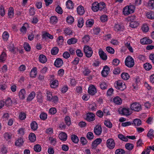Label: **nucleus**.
<instances>
[{
  "instance_id": "obj_35",
  "label": "nucleus",
  "mask_w": 154,
  "mask_h": 154,
  "mask_svg": "<svg viewBox=\"0 0 154 154\" xmlns=\"http://www.w3.org/2000/svg\"><path fill=\"white\" fill-rule=\"evenodd\" d=\"M9 37V35L8 32L7 31H4L2 35V37L3 40L4 41H7L8 40Z\"/></svg>"
},
{
  "instance_id": "obj_39",
  "label": "nucleus",
  "mask_w": 154,
  "mask_h": 154,
  "mask_svg": "<svg viewBox=\"0 0 154 154\" xmlns=\"http://www.w3.org/2000/svg\"><path fill=\"white\" fill-rule=\"evenodd\" d=\"M146 16L149 19H154V12L152 11L148 12L146 13Z\"/></svg>"
},
{
  "instance_id": "obj_22",
  "label": "nucleus",
  "mask_w": 154,
  "mask_h": 154,
  "mask_svg": "<svg viewBox=\"0 0 154 154\" xmlns=\"http://www.w3.org/2000/svg\"><path fill=\"white\" fill-rule=\"evenodd\" d=\"M50 86L52 88H55L58 85V81L57 80H53L50 83Z\"/></svg>"
},
{
  "instance_id": "obj_38",
  "label": "nucleus",
  "mask_w": 154,
  "mask_h": 154,
  "mask_svg": "<svg viewBox=\"0 0 154 154\" xmlns=\"http://www.w3.org/2000/svg\"><path fill=\"white\" fill-rule=\"evenodd\" d=\"M71 139L72 141L75 143H78L79 140L78 136L75 134H72L71 135Z\"/></svg>"
},
{
  "instance_id": "obj_60",
  "label": "nucleus",
  "mask_w": 154,
  "mask_h": 154,
  "mask_svg": "<svg viewBox=\"0 0 154 154\" xmlns=\"http://www.w3.org/2000/svg\"><path fill=\"white\" fill-rule=\"evenodd\" d=\"M24 48L26 51H29L31 50V47L29 44L27 42H25L24 44Z\"/></svg>"
},
{
  "instance_id": "obj_13",
  "label": "nucleus",
  "mask_w": 154,
  "mask_h": 154,
  "mask_svg": "<svg viewBox=\"0 0 154 154\" xmlns=\"http://www.w3.org/2000/svg\"><path fill=\"white\" fill-rule=\"evenodd\" d=\"M109 68L107 66H105L101 72L102 76L104 77L106 76L109 73Z\"/></svg>"
},
{
  "instance_id": "obj_11",
  "label": "nucleus",
  "mask_w": 154,
  "mask_h": 154,
  "mask_svg": "<svg viewBox=\"0 0 154 154\" xmlns=\"http://www.w3.org/2000/svg\"><path fill=\"white\" fill-rule=\"evenodd\" d=\"M94 132L97 135H100L102 132V128L101 126L100 125H96L94 128Z\"/></svg>"
},
{
  "instance_id": "obj_44",
  "label": "nucleus",
  "mask_w": 154,
  "mask_h": 154,
  "mask_svg": "<svg viewBox=\"0 0 154 154\" xmlns=\"http://www.w3.org/2000/svg\"><path fill=\"white\" fill-rule=\"evenodd\" d=\"M66 21L68 24H71L73 23L74 19L72 16H69L66 17Z\"/></svg>"
},
{
  "instance_id": "obj_31",
  "label": "nucleus",
  "mask_w": 154,
  "mask_h": 154,
  "mask_svg": "<svg viewBox=\"0 0 154 154\" xmlns=\"http://www.w3.org/2000/svg\"><path fill=\"white\" fill-rule=\"evenodd\" d=\"M91 69H89L87 67H85L83 71V73L85 76H87L89 75L91 72Z\"/></svg>"
},
{
  "instance_id": "obj_17",
  "label": "nucleus",
  "mask_w": 154,
  "mask_h": 154,
  "mask_svg": "<svg viewBox=\"0 0 154 154\" xmlns=\"http://www.w3.org/2000/svg\"><path fill=\"white\" fill-rule=\"evenodd\" d=\"M26 92L24 89H21L18 94L20 98L22 100H24L26 97Z\"/></svg>"
},
{
  "instance_id": "obj_61",
  "label": "nucleus",
  "mask_w": 154,
  "mask_h": 154,
  "mask_svg": "<svg viewBox=\"0 0 154 154\" xmlns=\"http://www.w3.org/2000/svg\"><path fill=\"white\" fill-rule=\"evenodd\" d=\"M86 137L89 140H92L94 137V135L93 133L90 131L88 132L87 134Z\"/></svg>"
},
{
  "instance_id": "obj_8",
  "label": "nucleus",
  "mask_w": 154,
  "mask_h": 154,
  "mask_svg": "<svg viewBox=\"0 0 154 154\" xmlns=\"http://www.w3.org/2000/svg\"><path fill=\"white\" fill-rule=\"evenodd\" d=\"M95 115L92 112H89L86 114L85 119L88 122H91L95 120Z\"/></svg>"
},
{
  "instance_id": "obj_62",
  "label": "nucleus",
  "mask_w": 154,
  "mask_h": 154,
  "mask_svg": "<svg viewBox=\"0 0 154 154\" xmlns=\"http://www.w3.org/2000/svg\"><path fill=\"white\" fill-rule=\"evenodd\" d=\"M18 134L20 135L21 136L23 137L25 133V129L23 128H21L19 129L17 131Z\"/></svg>"
},
{
  "instance_id": "obj_26",
  "label": "nucleus",
  "mask_w": 154,
  "mask_h": 154,
  "mask_svg": "<svg viewBox=\"0 0 154 154\" xmlns=\"http://www.w3.org/2000/svg\"><path fill=\"white\" fill-rule=\"evenodd\" d=\"M39 61L43 63H45L47 61L46 57L43 54H40L38 57Z\"/></svg>"
},
{
  "instance_id": "obj_12",
  "label": "nucleus",
  "mask_w": 154,
  "mask_h": 154,
  "mask_svg": "<svg viewBox=\"0 0 154 154\" xmlns=\"http://www.w3.org/2000/svg\"><path fill=\"white\" fill-rule=\"evenodd\" d=\"M140 42L142 45H146L152 43V41L149 38L144 37L140 39Z\"/></svg>"
},
{
  "instance_id": "obj_46",
  "label": "nucleus",
  "mask_w": 154,
  "mask_h": 154,
  "mask_svg": "<svg viewBox=\"0 0 154 154\" xmlns=\"http://www.w3.org/2000/svg\"><path fill=\"white\" fill-rule=\"evenodd\" d=\"M133 122V124H134L135 126H139L141 124V120L140 119H134Z\"/></svg>"
},
{
  "instance_id": "obj_50",
  "label": "nucleus",
  "mask_w": 154,
  "mask_h": 154,
  "mask_svg": "<svg viewBox=\"0 0 154 154\" xmlns=\"http://www.w3.org/2000/svg\"><path fill=\"white\" fill-rule=\"evenodd\" d=\"M48 117L47 114L44 112H42L41 113L39 117L41 120H45L47 119Z\"/></svg>"
},
{
  "instance_id": "obj_24",
  "label": "nucleus",
  "mask_w": 154,
  "mask_h": 154,
  "mask_svg": "<svg viewBox=\"0 0 154 154\" xmlns=\"http://www.w3.org/2000/svg\"><path fill=\"white\" fill-rule=\"evenodd\" d=\"M99 54L100 58L103 60H106L107 59V57L106 54L103 51H99Z\"/></svg>"
},
{
  "instance_id": "obj_58",
  "label": "nucleus",
  "mask_w": 154,
  "mask_h": 154,
  "mask_svg": "<svg viewBox=\"0 0 154 154\" xmlns=\"http://www.w3.org/2000/svg\"><path fill=\"white\" fill-rule=\"evenodd\" d=\"M104 124L108 128H111L112 127V125L109 120H105Z\"/></svg>"
},
{
  "instance_id": "obj_43",
  "label": "nucleus",
  "mask_w": 154,
  "mask_h": 154,
  "mask_svg": "<svg viewBox=\"0 0 154 154\" xmlns=\"http://www.w3.org/2000/svg\"><path fill=\"white\" fill-rule=\"evenodd\" d=\"M123 13L125 15H128L131 14L128 6L125 7L123 9Z\"/></svg>"
},
{
  "instance_id": "obj_52",
  "label": "nucleus",
  "mask_w": 154,
  "mask_h": 154,
  "mask_svg": "<svg viewBox=\"0 0 154 154\" xmlns=\"http://www.w3.org/2000/svg\"><path fill=\"white\" fill-rule=\"evenodd\" d=\"M78 26L79 28H82L84 25V20L83 18H80L78 20Z\"/></svg>"
},
{
  "instance_id": "obj_36",
  "label": "nucleus",
  "mask_w": 154,
  "mask_h": 154,
  "mask_svg": "<svg viewBox=\"0 0 154 154\" xmlns=\"http://www.w3.org/2000/svg\"><path fill=\"white\" fill-rule=\"evenodd\" d=\"M94 20L92 19L88 20L86 22V25L87 27H91L94 24Z\"/></svg>"
},
{
  "instance_id": "obj_19",
  "label": "nucleus",
  "mask_w": 154,
  "mask_h": 154,
  "mask_svg": "<svg viewBox=\"0 0 154 154\" xmlns=\"http://www.w3.org/2000/svg\"><path fill=\"white\" fill-rule=\"evenodd\" d=\"M14 11L13 8L10 7L9 8L8 11V16L9 18H12L14 17Z\"/></svg>"
},
{
  "instance_id": "obj_5",
  "label": "nucleus",
  "mask_w": 154,
  "mask_h": 154,
  "mask_svg": "<svg viewBox=\"0 0 154 154\" xmlns=\"http://www.w3.org/2000/svg\"><path fill=\"white\" fill-rule=\"evenodd\" d=\"M84 51L87 57H90L93 52L91 47L88 45L85 46L83 48Z\"/></svg>"
},
{
  "instance_id": "obj_14",
  "label": "nucleus",
  "mask_w": 154,
  "mask_h": 154,
  "mask_svg": "<svg viewBox=\"0 0 154 154\" xmlns=\"http://www.w3.org/2000/svg\"><path fill=\"white\" fill-rule=\"evenodd\" d=\"M63 60L60 58H57L55 61L54 66L57 67H60L63 64Z\"/></svg>"
},
{
  "instance_id": "obj_20",
  "label": "nucleus",
  "mask_w": 154,
  "mask_h": 154,
  "mask_svg": "<svg viewBox=\"0 0 154 154\" xmlns=\"http://www.w3.org/2000/svg\"><path fill=\"white\" fill-rule=\"evenodd\" d=\"M37 68L36 67L32 68L30 73V77L33 78H35L37 75Z\"/></svg>"
},
{
  "instance_id": "obj_63",
  "label": "nucleus",
  "mask_w": 154,
  "mask_h": 154,
  "mask_svg": "<svg viewBox=\"0 0 154 154\" xmlns=\"http://www.w3.org/2000/svg\"><path fill=\"white\" fill-rule=\"evenodd\" d=\"M121 78L124 80H127L129 78V75L127 73H123L121 75Z\"/></svg>"
},
{
  "instance_id": "obj_6",
  "label": "nucleus",
  "mask_w": 154,
  "mask_h": 154,
  "mask_svg": "<svg viewBox=\"0 0 154 154\" xmlns=\"http://www.w3.org/2000/svg\"><path fill=\"white\" fill-rule=\"evenodd\" d=\"M106 147L109 149H113L115 146V143L112 138H109L106 141Z\"/></svg>"
},
{
  "instance_id": "obj_59",
  "label": "nucleus",
  "mask_w": 154,
  "mask_h": 154,
  "mask_svg": "<svg viewBox=\"0 0 154 154\" xmlns=\"http://www.w3.org/2000/svg\"><path fill=\"white\" fill-rule=\"evenodd\" d=\"M59 51V49L57 47H54L51 50V53L52 54L55 55L57 54Z\"/></svg>"
},
{
  "instance_id": "obj_29",
  "label": "nucleus",
  "mask_w": 154,
  "mask_h": 154,
  "mask_svg": "<svg viewBox=\"0 0 154 154\" xmlns=\"http://www.w3.org/2000/svg\"><path fill=\"white\" fill-rule=\"evenodd\" d=\"M78 13L80 15H83L85 12L84 7L81 5L79 6L77 9Z\"/></svg>"
},
{
  "instance_id": "obj_49",
  "label": "nucleus",
  "mask_w": 154,
  "mask_h": 154,
  "mask_svg": "<svg viewBox=\"0 0 154 154\" xmlns=\"http://www.w3.org/2000/svg\"><path fill=\"white\" fill-rule=\"evenodd\" d=\"M4 137L5 139L7 141L11 139L12 134L10 133L6 132L4 134Z\"/></svg>"
},
{
  "instance_id": "obj_33",
  "label": "nucleus",
  "mask_w": 154,
  "mask_h": 154,
  "mask_svg": "<svg viewBox=\"0 0 154 154\" xmlns=\"http://www.w3.org/2000/svg\"><path fill=\"white\" fill-rule=\"evenodd\" d=\"M77 42V39L75 38H73L68 39L67 41V43L69 45L74 44Z\"/></svg>"
},
{
  "instance_id": "obj_25",
  "label": "nucleus",
  "mask_w": 154,
  "mask_h": 154,
  "mask_svg": "<svg viewBox=\"0 0 154 154\" xmlns=\"http://www.w3.org/2000/svg\"><path fill=\"white\" fill-rule=\"evenodd\" d=\"M29 139L31 142H34L36 140V136L33 133H30L29 135Z\"/></svg>"
},
{
  "instance_id": "obj_41",
  "label": "nucleus",
  "mask_w": 154,
  "mask_h": 154,
  "mask_svg": "<svg viewBox=\"0 0 154 154\" xmlns=\"http://www.w3.org/2000/svg\"><path fill=\"white\" fill-rule=\"evenodd\" d=\"M50 20V23L53 24H56L58 21L57 18L55 16H52L51 17Z\"/></svg>"
},
{
  "instance_id": "obj_3",
  "label": "nucleus",
  "mask_w": 154,
  "mask_h": 154,
  "mask_svg": "<svg viewBox=\"0 0 154 154\" xmlns=\"http://www.w3.org/2000/svg\"><path fill=\"white\" fill-rule=\"evenodd\" d=\"M114 86L116 89L122 91L126 88L125 83L121 80L116 81L114 84Z\"/></svg>"
},
{
  "instance_id": "obj_10",
  "label": "nucleus",
  "mask_w": 154,
  "mask_h": 154,
  "mask_svg": "<svg viewBox=\"0 0 154 154\" xmlns=\"http://www.w3.org/2000/svg\"><path fill=\"white\" fill-rule=\"evenodd\" d=\"M102 141V139L100 138H97L94 140L92 143L91 148L95 149L97 146Z\"/></svg>"
},
{
  "instance_id": "obj_37",
  "label": "nucleus",
  "mask_w": 154,
  "mask_h": 154,
  "mask_svg": "<svg viewBox=\"0 0 154 154\" xmlns=\"http://www.w3.org/2000/svg\"><path fill=\"white\" fill-rule=\"evenodd\" d=\"M64 32L66 35H72V30L68 27L64 28Z\"/></svg>"
},
{
  "instance_id": "obj_15",
  "label": "nucleus",
  "mask_w": 154,
  "mask_h": 154,
  "mask_svg": "<svg viewBox=\"0 0 154 154\" xmlns=\"http://www.w3.org/2000/svg\"><path fill=\"white\" fill-rule=\"evenodd\" d=\"M24 141L23 137H19L15 142V145L18 146H21L23 145Z\"/></svg>"
},
{
  "instance_id": "obj_54",
  "label": "nucleus",
  "mask_w": 154,
  "mask_h": 154,
  "mask_svg": "<svg viewBox=\"0 0 154 154\" xmlns=\"http://www.w3.org/2000/svg\"><path fill=\"white\" fill-rule=\"evenodd\" d=\"M118 137L121 140L123 141L126 142L128 141V139L127 138V136L125 137L122 134H119L118 135Z\"/></svg>"
},
{
  "instance_id": "obj_57",
  "label": "nucleus",
  "mask_w": 154,
  "mask_h": 154,
  "mask_svg": "<svg viewBox=\"0 0 154 154\" xmlns=\"http://www.w3.org/2000/svg\"><path fill=\"white\" fill-rule=\"evenodd\" d=\"M141 29L143 31L145 32H148L149 29V27L146 24H143Z\"/></svg>"
},
{
  "instance_id": "obj_42",
  "label": "nucleus",
  "mask_w": 154,
  "mask_h": 154,
  "mask_svg": "<svg viewBox=\"0 0 154 154\" xmlns=\"http://www.w3.org/2000/svg\"><path fill=\"white\" fill-rule=\"evenodd\" d=\"M126 149L129 151L131 150L134 148V145L133 144L130 143H126L125 145Z\"/></svg>"
},
{
  "instance_id": "obj_4",
  "label": "nucleus",
  "mask_w": 154,
  "mask_h": 154,
  "mask_svg": "<svg viewBox=\"0 0 154 154\" xmlns=\"http://www.w3.org/2000/svg\"><path fill=\"white\" fill-rule=\"evenodd\" d=\"M119 114L122 116H128L130 115L131 112L130 111V109L128 107H122L120 108L118 110Z\"/></svg>"
},
{
  "instance_id": "obj_56",
  "label": "nucleus",
  "mask_w": 154,
  "mask_h": 154,
  "mask_svg": "<svg viewBox=\"0 0 154 154\" xmlns=\"http://www.w3.org/2000/svg\"><path fill=\"white\" fill-rule=\"evenodd\" d=\"M47 100H48L50 101L51 100L52 98L53 97L52 95V93L49 91H48L46 93Z\"/></svg>"
},
{
  "instance_id": "obj_21",
  "label": "nucleus",
  "mask_w": 154,
  "mask_h": 154,
  "mask_svg": "<svg viewBox=\"0 0 154 154\" xmlns=\"http://www.w3.org/2000/svg\"><path fill=\"white\" fill-rule=\"evenodd\" d=\"M99 4V10L100 11H106V4L104 2H101Z\"/></svg>"
},
{
  "instance_id": "obj_34",
  "label": "nucleus",
  "mask_w": 154,
  "mask_h": 154,
  "mask_svg": "<svg viewBox=\"0 0 154 154\" xmlns=\"http://www.w3.org/2000/svg\"><path fill=\"white\" fill-rule=\"evenodd\" d=\"M30 127L32 130L35 131L38 128V124L36 122L33 121L30 124Z\"/></svg>"
},
{
  "instance_id": "obj_55",
  "label": "nucleus",
  "mask_w": 154,
  "mask_h": 154,
  "mask_svg": "<svg viewBox=\"0 0 154 154\" xmlns=\"http://www.w3.org/2000/svg\"><path fill=\"white\" fill-rule=\"evenodd\" d=\"M143 67L146 70L149 71L152 68V66L149 63H146L144 64Z\"/></svg>"
},
{
  "instance_id": "obj_2",
  "label": "nucleus",
  "mask_w": 154,
  "mask_h": 154,
  "mask_svg": "<svg viewBox=\"0 0 154 154\" xmlns=\"http://www.w3.org/2000/svg\"><path fill=\"white\" fill-rule=\"evenodd\" d=\"M125 65L129 68L133 67L134 65V59L130 56H128L125 61Z\"/></svg>"
},
{
  "instance_id": "obj_18",
  "label": "nucleus",
  "mask_w": 154,
  "mask_h": 154,
  "mask_svg": "<svg viewBox=\"0 0 154 154\" xmlns=\"http://www.w3.org/2000/svg\"><path fill=\"white\" fill-rule=\"evenodd\" d=\"M58 137L62 141H65L67 139V135L64 132H61L59 134Z\"/></svg>"
},
{
  "instance_id": "obj_53",
  "label": "nucleus",
  "mask_w": 154,
  "mask_h": 154,
  "mask_svg": "<svg viewBox=\"0 0 154 154\" xmlns=\"http://www.w3.org/2000/svg\"><path fill=\"white\" fill-rule=\"evenodd\" d=\"M26 114L24 112H20L19 115V118L21 120H24L26 118Z\"/></svg>"
},
{
  "instance_id": "obj_23",
  "label": "nucleus",
  "mask_w": 154,
  "mask_h": 154,
  "mask_svg": "<svg viewBox=\"0 0 154 154\" xmlns=\"http://www.w3.org/2000/svg\"><path fill=\"white\" fill-rule=\"evenodd\" d=\"M7 54L4 51L2 52L0 55V62L4 63L7 59Z\"/></svg>"
},
{
  "instance_id": "obj_51",
  "label": "nucleus",
  "mask_w": 154,
  "mask_h": 154,
  "mask_svg": "<svg viewBox=\"0 0 154 154\" xmlns=\"http://www.w3.org/2000/svg\"><path fill=\"white\" fill-rule=\"evenodd\" d=\"M103 112L106 116L110 115L109 112V107H104L102 109Z\"/></svg>"
},
{
  "instance_id": "obj_48",
  "label": "nucleus",
  "mask_w": 154,
  "mask_h": 154,
  "mask_svg": "<svg viewBox=\"0 0 154 154\" xmlns=\"http://www.w3.org/2000/svg\"><path fill=\"white\" fill-rule=\"evenodd\" d=\"M108 16L105 14L102 15L100 17V20L102 22L107 21L108 20Z\"/></svg>"
},
{
  "instance_id": "obj_7",
  "label": "nucleus",
  "mask_w": 154,
  "mask_h": 154,
  "mask_svg": "<svg viewBox=\"0 0 154 154\" xmlns=\"http://www.w3.org/2000/svg\"><path fill=\"white\" fill-rule=\"evenodd\" d=\"M135 18L134 16H131L129 18L130 21L129 26L132 28H136L139 25L138 22L134 20Z\"/></svg>"
},
{
  "instance_id": "obj_32",
  "label": "nucleus",
  "mask_w": 154,
  "mask_h": 154,
  "mask_svg": "<svg viewBox=\"0 0 154 154\" xmlns=\"http://www.w3.org/2000/svg\"><path fill=\"white\" fill-rule=\"evenodd\" d=\"M47 37L49 38L52 39H53L54 37L52 35H51L49 33L46 32L43 34L42 35V38L43 39H46Z\"/></svg>"
},
{
  "instance_id": "obj_45",
  "label": "nucleus",
  "mask_w": 154,
  "mask_h": 154,
  "mask_svg": "<svg viewBox=\"0 0 154 154\" xmlns=\"http://www.w3.org/2000/svg\"><path fill=\"white\" fill-rule=\"evenodd\" d=\"M123 29L122 26L119 24H116L114 27V30L117 32L122 31Z\"/></svg>"
},
{
  "instance_id": "obj_30",
  "label": "nucleus",
  "mask_w": 154,
  "mask_h": 154,
  "mask_svg": "<svg viewBox=\"0 0 154 154\" xmlns=\"http://www.w3.org/2000/svg\"><path fill=\"white\" fill-rule=\"evenodd\" d=\"M66 7L68 9H72L73 8L74 3L71 0H68L66 2Z\"/></svg>"
},
{
  "instance_id": "obj_9",
  "label": "nucleus",
  "mask_w": 154,
  "mask_h": 154,
  "mask_svg": "<svg viewBox=\"0 0 154 154\" xmlns=\"http://www.w3.org/2000/svg\"><path fill=\"white\" fill-rule=\"evenodd\" d=\"M97 89L95 86L92 85H90L88 88V93L91 95H94L97 93Z\"/></svg>"
},
{
  "instance_id": "obj_27",
  "label": "nucleus",
  "mask_w": 154,
  "mask_h": 154,
  "mask_svg": "<svg viewBox=\"0 0 154 154\" xmlns=\"http://www.w3.org/2000/svg\"><path fill=\"white\" fill-rule=\"evenodd\" d=\"M113 101L114 103L117 105H120L122 103V99L118 96L115 97L113 99Z\"/></svg>"
},
{
  "instance_id": "obj_40",
  "label": "nucleus",
  "mask_w": 154,
  "mask_h": 154,
  "mask_svg": "<svg viewBox=\"0 0 154 154\" xmlns=\"http://www.w3.org/2000/svg\"><path fill=\"white\" fill-rule=\"evenodd\" d=\"M147 7L151 9H154V0H149L147 3Z\"/></svg>"
},
{
  "instance_id": "obj_16",
  "label": "nucleus",
  "mask_w": 154,
  "mask_h": 154,
  "mask_svg": "<svg viewBox=\"0 0 154 154\" xmlns=\"http://www.w3.org/2000/svg\"><path fill=\"white\" fill-rule=\"evenodd\" d=\"M91 9L94 12H97L99 10V4L97 2H94L92 5Z\"/></svg>"
},
{
  "instance_id": "obj_1",
  "label": "nucleus",
  "mask_w": 154,
  "mask_h": 154,
  "mask_svg": "<svg viewBox=\"0 0 154 154\" xmlns=\"http://www.w3.org/2000/svg\"><path fill=\"white\" fill-rule=\"evenodd\" d=\"M130 109L134 112H138L142 109V107L138 102H134L130 105Z\"/></svg>"
},
{
  "instance_id": "obj_47",
  "label": "nucleus",
  "mask_w": 154,
  "mask_h": 154,
  "mask_svg": "<svg viewBox=\"0 0 154 154\" xmlns=\"http://www.w3.org/2000/svg\"><path fill=\"white\" fill-rule=\"evenodd\" d=\"M28 24L27 23H25L23 24V25L20 29V31L21 32L23 33H26L27 31V28L26 25H27Z\"/></svg>"
},
{
  "instance_id": "obj_64",
  "label": "nucleus",
  "mask_w": 154,
  "mask_h": 154,
  "mask_svg": "<svg viewBox=\"0 0 154 154\" xmlns=\"http://www.w3.org/2000/svg\"><path fill=\"white\" fill-rule=\"evenodd\" d=\"M125 152V150L122 149H118L116 150L115 154H124Z\"/></svg>"
},
{
  "instance_id": "obj_28",
  "label": "nucleus",
  "mask_w": 154,
  "mask_h": 154,
  "mask_svg": "<svg viewBox=\"0 0 154 154\" xmlns=\"http://www.w3.org/2000/svg\"><path fill=\"white\" fill-rule=\"evenodd\" d=\"M36 95L35 92L34 91H32L29 95L27 98V100L29 101H32L35 97Z\"/></svg>"
}]
</instances>
